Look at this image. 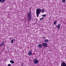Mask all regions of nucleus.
I'll use <instances>...</instances> for the list:
<instances>
[{
  "mask_svg": "<svg viewBox=\"0 0 66 66\" xmlns=\"http://www.w3.org/2000/svg\"><path fill=\"white\" fill-rule=\"evenodd\" d=\"M41 13V9L39 8L37 9L36 11V14L37 17H38L39 15Z\"/></svg>",
  "mask_w": 66,
  "mask_h": 66,
  "instance_id": "2",
  "label": "nucleus"
},
{
  "mask_svg": "<svg viewBox=\"0 0 66 66\" xmlns=\"http://www.w3.org/2000/svg\"><path fill=\"white\" fill-rule=\"evenodd\" d=\"M22 66H23V65H22Z\"/></svg>",
  "mask_w": 66,
  "mask_h": 66,
  "instance_id": "25",
  "label": "nucleus"
},
{
  "mask_svg": "<svg viewBox=\"0 0 66 66\" xmlns=\"http://www.w3.org/2000/svg\"><path fill=\"white\" fill-rule=\"evenodd\" d=\"M48 41H49V40H48V39H46L44 40V42L45 43H47V42H48Z\"/></svg>",
  "mask_w": 66,
  "mask_h": 66,
  "instance_id": "12",
  "label": "nucleus"
},
{
  "mask_svg": "<svg viewBox=\"0 0 66 66\" xmlns=\"http://www.w3.org/2000/svg\"><path fill=\"white\" fill-rule=\"evenodd\" d=\"M1 2V0H0V2Z\"/></svg>",
  "mask_w": 66,
  "mask_h": 66,
  "instance_id": "22",
  "label": "nucleus"
},
{
  "mask_svg": "<svg viewBox=\"0 0 66 66\" xmlns=\"http://www.w3.org/2000/svg\"><path fill=\"white\" fill-rule=\"evenodd\" d=\"M11 38H10V39H11Z\"/></svg>",
  "mask_w": 66,
  "mask_h": 66,
  "instance_id": "24",
  "label": "nucleus"
},
{
  "mask_svg": "<svg viewBox=\"0 0 66 66\" xmlns=\"http://www.w3.org/2000/svg\"><path fill=\"white\" fill-rule=\"evenodd\" d=\"M36 20H37V19H36Z\"/></svg>",
  "mask_w": 66,
  "mask_h": 66,
  "instance_id": "23",
  "label": "nucleus"
},
{
  "mask_svg": "<svg viewBox=\"0 0 66 66\" xmlns=\"http://www.w3.org/2000/svg\"><path fill=\"white\" fill-rule=\"evenodd\" d=\"M44 19V18L42 17V18L40 19V20H42V19Z\"/></svg>",
  "mask_w": 66,
  "mask_h": 66,
  "instance_id": "17",
  "label": "nucleus"
},
{
  "mask_svg": "<svg viewBox=\"0 0 66 66\" xmlns=\"http://www.w3.org/2000/svg\"><path fill=\"white\" fill-rule=\"evenodd\" d=\"M14 40H15V39H12L11 40V43H13L14 42Z\"/></svg>",
  "mask_w": 66,
  "mask_h": 66,
  "instance_id": "14",
  "label": "nucleus"
},
{
  "mask_svg": "<svg viewBox=\"0 0 66 66\" xmlns=\"http://www.w3.org/2000/svg\"><path fill=\"white\" fill-rule=\"evenodd\" d=\"M42 45V46L44 47H47L48 46V45L46 43H43Z\"/></svg>",
  "mask_w": 66,
  "mask_h": 66,
  "instance_id": "4",
  "label": "nucleus"
},
{
  "mask_svg": "<svg viewBox=\"0 0 66 66\" xmlns=\"http://www.w3.org/2000/svg\"><path fill=\"white\" fill-rule=\"evenodd\" d=\"M31 9H32V8L30 7V10H31Z\"/></svg>",
  "mask_w": 66,
  "mask_h": 66,
  "instance_id": "21",
  "label": "nucleus"
},
{
  "mask_svg": "<svg viewBox=\"0 0 66 66\" xmlns=\"http://www.w3.org/2000/svg\"><path fill=\"white\" fill-rule=\"evenodd\" d=\"M38 46L39 48H41L42 47V45L41 44H39L38 45Z\"/></svg>",
  "mask_w": 66,
  "mask_h": 66,
  "instance_id": "10",
  "label": "nucleus"
},
{
  "mask_svg": "<svg viewBox=\"0 0 66 66\" xmlns=\"http://www.w3.org/2000/svg\"><path fill=\"white\" fill-rule=\"evenodd\" d=\"M28 54L29 55H32V53L31 52H28Z\"/></svg>",
  "mask_w": 66,
  "mask_h": 66,
  "instance_id": "8",
  "label": "nucleus"
},
{
  "mask_svg": "<svg viewBox=\"0 0 66 66\" xmlns=\"http://www.w3.org/2000/svg\"><path fill=\"white\" fill-rule=\"evenodd\" d=\"M34 62L35 64H36L38 63V61L36 59H34Z\"/></svg>",
  "mask_w": 66,
  "mask_h": 66,
  "instance_id": "3",
  "label": "nucleus"
},
{
  "mask_svg": "<svg viewBox=\"0 0 66 66\" xmlns=\"http://www.w3.org/2000/svg\"><path fill=\"white\" fill-rule=\"evenodd\" d=\"M27 15L28 19V20L30 21L32 19V15H31V10H30L29 12L27 13Z\"/></svg>",
  "mask_w": 66,
  "mask_h": 66,
  "instance_id": "1",
  "label": "nucleus"
},
{
  "mask_svg": "<svg viewBox=\"0 0 66 66\" xmlns=\"http://www.w3.org/2000/svg\"><path fill=\"white\" fill-rule=\"evenodd\" d=\"M4 45V42L1 43L0 45V47H2V46H3Z\"/></svg>",
  "mask_w": 66,
  "mask_h": 66,
  "instance_id": "6",
  "label": "nucleus"
},
{
  "mask_svg": "<svg viewBox=\"0 0 66 66\" xmlns=\"http://www.w3.org/2000/svg\"><path fill=\"white\" fill-rule=\"evenodd\" d=\"M56 23H57V22L56 21H55L54 22V24H55Z\"/></svg>",
  "mask_w": 66,
  "mask_h": 66,
  "instance_id": "16",
  "label": "nucleus"
},
{
  "mask_svg": "<svg viewBox=\"0 0 66 66\" xmlns=\"http://www.w3.org/2000/svg\"><path fill=\"white\" fill-rule=\"evenodd\" d=\"M57 28H58V29H59L60 28V24H58L57 26Z\"/></svg>",
  "mask_w": 66,
  "mask_h": 66,
  "instance_id": "7",
  "label": "nucleus"
},
{
  "mask_svg": "<svg viewBox=\"0 0 66 66\" xmlns=\"http://www.w3.org/2000/svg\"><path fill=\"white\" fill-rule=\"evenodd\" d=\"M62 2L63 3H65V0H62Z\"/></svg>",
  "mask_w": 66,
  "mask_h": 66,
  "instance_id": "15",
  "label": "nucleus"
},
{
  "mask_svg": "<svg viewBox=\"0 0 66 66\" xmlns=\"http://www.w3.org/2000/svg\"><path fill=\"white\" fill-rule=\"evenodd\" d=\"M45 37H45V36L44 37H43V39H45Z\"/></svg>",
  "mask_w": 66,
  "mask_h": 66,
  "instance_id": "19",
  "label": "nucleus"
},
{
  "mask_svg": "<svg viewBox=\"0 0 66 66\" xmlns=\"http://www.w3.org/2000/svg\"><path fill=\"white\" fill-rule=\"evenodd\" d=\"M42 13H44L45 12V10L44 9H42V10H41V12Z\"/></svg>",
  "mask_w": 66,
  "mask_h": 66,
  "instance_id": "9",
  "label": "nucleus"
},
{
  "mask_svg": "<svg viewBox=\"0 0 66 66\" xmlns=\"http://www.w3.org/2000/svg\"><path fill=\"white\" fill-rule=\"evenodd\" d=\"M61 66H66V64L64 62H62Z\"/></svg>",
  "mask_w": 66,
  "mask_h": 66,
  "instance_id": "5",
  "label": "nucleus"
},
{
  "mask_svg": "<svg viewBox=\"0 0 66 66\" xmlns=\"http://www.w3.org/2000/svg\"><path fill=\"white\" fill-rule=\"evenodd\" d=\"M42 16L43 17H45L46 16V14H45L44 15H43Z\"/></svg>",
  "mask_w": 66,
  "mask_h": 66,
  "instance_id": "18",
  "label": "nucleus"
},
{
  "mask_svg": "<svg viewBox=\"0 0 66 66\" xmlns=\"http://www.w3.org/2000/svg\"><path fill=\"white\" fill-rule=\"evenodd\" d=\"M8 66H11V64H9L8 65Z\"/></svg>",
  "mask_w": 66,
  "mask_h": 66,
  "instance_id": "20",
  "label": "nucleus"
},
{
  "mask_svg": "<svg viewBox=\"0 0 66 66\" xmlns=\"http://www.w3.org/2000/svg\"><path fill=\"white\" fill-rule=\"evenodd\" d=\"M10 62L11 63H12V64L14 63V61L12 60H10Z\"/></svg>",
  "mask_w": 66,
  "mask_h": 66,
  "instance_id": "11",
  "label": "nucleus"
},
{
  "mask_svg": "<svg viewBox=\"0 0 66 66\" xmlns=\"http://www.w3.org/2000/svg\"><path fill=\"white\" fill-rule=\"evenodd\" d=\"M5 2V0H1V3H3L4 2Z\"/></svg>",
  "mask_w": 66,
  "mask_h": 66,
  "instance_id": "13",
  "label": "nucleus"
}]
</instances>
